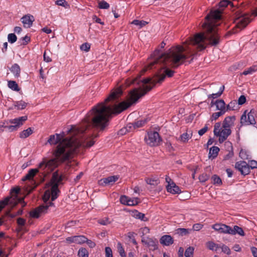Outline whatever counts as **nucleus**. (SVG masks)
Listing matches in <instances>:
<instances>
[{
	"label": "nucleus",
	"mask_w": 257,
	"mask_h": 257,
	"mask_svg": "<svg viewBox=\"0 0 257 257\" xmlns=\"http://www.w3.org/2000/svg\"><path fill=\"white\" fill-rule=\"evenodd\" d=\"M217 110L225 112L226 111L225 103L223 99H218L214 102Z\"/></svg>",
	"instance_id": "6ab92c4d"
},
{
	"label": "nucleus",
	"mask_w": 257,
	"mask_h": 257,
	"mask_svg": "<svg viewBox=\"0 0 257 257\" xmlns=\"http://www.w3.org/2000/svg\"><path fill=\"white\" fill-rule=\"evenodd\" d=\"M206 246L210 250L217 251L220 246L218 244L214 243L213 241H209L206 242Z\"/></svg>",
	"instance_id": "393cba45"
},
{
	"label": "nucleus",
	"mask_w": 257,
	"mask_h": 257,
	"mask_svg": "<svg viewBox=\"0 0 257 257\" xmlns=\"http://www.w3.org/2000/svg\"><path fill=\"white\" fill-rule=\"evenodd\" d=\"M231 232L232 233H230V234L235 235L236 234H238L242 236H244L245 235L244 231L243 230L242 228L240 227L237 225L234 226L233 228H232Z\"/></svg>",
	"instance_id": "b1692460"
},
{
	"label": "nucleus",
	"mask_w": 257,
	"mask_h": 257,
	"mask_svg": "<svg viewBox=\"0 0 257 257\" xmlns=\"http://www.w3.org/2000/svg\"><path fill=\"white\" fill-rule=\"evenodd\" d=\"M148 119L146 118L137 120L134 122V126L136 128H138L143 126L148 122Z\"/></svg>",
	"instance_id": "bb28decb"
},
{
	"label": "nucleus",
	"mask_w": 257,
	"mask_h": 257,
	"mask_svg": "<svg viewBox=\"0 0 257 257\" xmlns=\"http://www.w3.org/2000/svg\"><path fill=\"white\" fill-rule=\"evenodd\" d=\"M212 228L220 233L229 234L232 233V228L226 224L216 223L212 225Z\"/></svg>",
	"instance_id": "f8f14e48"
},
{
	"label": "nucleus",
	"mask_w": 257,
	"mask_h": 257,
	"mask_svg": "<svg viewBox=\"0 0 257 257\" xmlns=\"http://www.w3.org/2000/svg\"><path fill=\"white\" fill-rule=\"evenodd\" d=\"M132 24L137 26H139L140 28H142L143 26H145L146 25H147L148 24V22L145 21H140L135 20L132 22Z\"/></svg>",
	"instance_id": "49530a36"
},
{
	"label": "nucleus",
	"mask_w": 257,
	"mask_h": 257,
	"mask_svg": "<svg viewBox=\"0 0 257 257\" xmlns=\"http://www.w3.org/2000/svg\"><path fill=\"white\" fill-rule=\"evenodd\" d=\"M236 104V102L235 101H231L228 105L226 106V110H234V107L235 105Z\"/></svg>",
	"instance_id": "8fccbe9b"
},
{
	"label": "nucleus",
	"mask_w": 257,
	"mask_h": 257,
	"mask_svg": "<svg viewBox=\"0 0 257 257\" xmlns=\"http://www.w3.org/2000/svg\"><path fill=\"white\" fill-rule=\"evenodd\" d=\"M51 186V190L50 191L51 195V201H53L57 198L60 191L58 189V184H53Z\"/></svg>",
	"instance_id": "f3484780"
},
{
	"label": "nucleus",
	"mask_w": 257,
	"mask_h": 257,
	"mask_svg": "<svg viewBox=\"0 0 257 257\" xmlns=\"http://www.w3.org/2000/svg\"><path fill=\"white\" fill-rule=\"evenodd\" d=\"M98 223L101 225H106L109 224L110 222L108 218L102 219L98 220Z\"/></svg>",
	"instance_id": "0e129e2a"
},
{
	"label": "nucleus",
	"mask_w": 257,
	"mask_h": 257,
	"mask_svg": "<svg viewBox=\"0 0 257 257\" xmlns=\"http://www.w3.org/2000/svg\"><path fill=\"white\" fill-rule=\"evenodd\" d=\"M145 181L148 184L154 186H157L160 183L159 178L156 176H152L150 178H146Z\"/></svg>",
	"instance_id": "aec40b11"
},
{
	"label": "nucleus",
	"mask_w": 257,
	"mask_h": 257,
	"mask_svg": "<svg viewBox=\"0 0 257 257\" xmlns=\"http://www.w3.org/2000/svg\"><path fill=\"white\" fill-rule=\"evenodd\" d=\"M127 201H128V197H127L125 195L121 196L120 198V202L121 204L127 205Z\"/></svg>",
	"instance_id": "4d7b16f0"
},
{
	"label": "nucleus",
	"mask_w": 257,
	"mask_h": 257,
	"mask_svg": "<svg viewBox=\"0 0 257 257\" xmlns=\"http://www.w3.org/2000/svg\"><path fill=\"white\" fill-rule=\"evenodd\" d=\"M78 255L79 257H88V252L85 248H81L79 249Z\"/></svg>",
	"instance_id": "e433bc0d"
},
{
	"label": "nucleus",
	"mask_w": 257,
	"mask_h": 257,
	"mask_svg": "<svg viewBox=\"0 0 257 257\" xmlns=\"http://www.w3.org/2000/svg\"><path fill=\"white\" fill-rule=\"evenodd\" d=\"M127 205L128 206H135L139 203V198H131L128 197V201Z\"/></svg>",
	"instance_id": "a18cd8bd"
},
{
	"label": "nucleus",
	"mask_w": 257,
	"mask_h": 257,
	"mask_svg": "<svg viewBox=\"0 0 257 257\" xmlns=\"http://www.w3.org/2000/svg\"><path fill=\"white\" fill-rule=\"evenodd\" d=\"M27 119V116H23L11 119L10 120V122L11 123L14 124V125H7V128L10 132L16 131L20 125H22Z\"/></svg>",
	"instance_id": "9d476101"
},
{
	"label": "nucleus",
	"mask_w": 257,
	"mask_h": 257,
	"mask_svg": "<svg viewBox=\"0 0 257 257\" xmlns=\"http://www.w3.org/2000/svg\"><path fill=\"white\" fill-rule=\"evenodd\" d=\"M220 247L222 249V251L224 253H226L227 254H229L230 253V250L227 246L222 244Z\"/></svg>",
	"instance_id": "13d9d810"
},
{
	"label": "nucleus",
	"mask_w": 257,
	"mask_h": 257,
	"mask_svg": "<svg viewBox=\"0 0 257 257\" xmlns=\"http://www.w3.org/2000/svg\"><path fill=\"white\" fill-rule=\"evenodd\" d=\"M65 135L56 134L55 135H51L48 142L51 145L58 144L53 153L58 165V162L63 163L68 161L74 157V155L79 152L80 148L82 147L89 148L92 146L95 141L94 139L98 136L92 134L87 136L84 140L80 142L78 138L71 137L63 139Z\"/></svg>",
	"instance_id": "7ed1b4c3"
},
{
	"label": "nucleus",
	"mask_w": 257,
	"mask_h": 257,
	"mask_svg": "<svg viewBox=\"0 0 257 257\" xmlns=\"http://www.w3.org/2000/svg\"><path fill=\"white\" fill-rule=\"evenodd\" d=\"M235 119V116L234 115L226 117L223 121L222 127L230 128L234 126Z\"/></svg>",
	"instance_id": "4468645a"
},
{
	"label": "nucleus",
	"mask_w": 257,
	"mask_h": 257,
	"mask_svg": "<svg viewBox=\"0 0 257 257\" xmlns=\"http://www.w3.org/2000/svg\"><path fill=\"white\" fill-rule=\"evenodd\" d=\"M32 133L33 130L31 127H29L27 130H24L20 134V137L22 139H25L28 137Z\"/></svg>",
	"instance_id": "c85d7f7f"
},
{
	"label": "nucleus",
	"mask_w": 257,
	"mask_h": 257,
	"mask_svg": "<svg viewBox=\"0 0 257 257\" xmlns=\"http://www.w3.org/2000/svg\"><path fill=\"white\" fill-rule=\"evenodd\" d=\"M134 232H129L127 233V237L129 238H130L132 240V242L135 245H137V242L135 238V237H134Z\"/></svg>",
	"instance_id": "864d4df0"
},
{
	"label": "nucleus",
	"mask_w": 257,
	"mask_h": 257,
	"mask_svg": "<svg viewBox=\"0 0 257 257\" xmlns=\"http://www.w3.org/2000/svg\"><path fill=\"white\" fill-rule=\"evenodd\" d=\"M256 71H257V65H254L245 70L242 74L247 75L248 74H251Z\"/></svg>",
	"instance_id": "cd10ccee"
},
{
	"label": "nucleus",
	"mask_w": 257,
	"mask_h": 257,
	"mask_svg": "<svg viewBox=\"0 0 257 257\" xmlns=\"http://www.w3.org/2000/svg\"><path fill=\"white\" fill-rule=\"evenodd\" d=\"M203 225L200 223L194 224L193 226V229L195 231H199L202 228Z\"/></svg>",
	"instance_id": "bf43d9fd"
},
{
	"label": "nucleus",
	"mask_w": 257,
	"mask_h": 257,
	"mask_svg": "<svg viewBox=\"0 0 257 257\" xmlns=\"http://www.w3.org/2000/svg\"><path fill=\"white\" fill-rule=\"evenodd\" d=\"M117 248L118 252L121 257H126V255L124 249L120 242H118L117 244Z\"/></svg>",
	"instance_id": "7c9ffc66"
},
{
	"label": "nucleus",
	"mask_w": 257,
	"mask_h": 257,
	"mask_svg": "<svg viewBox=\"0 0 257 257\" xmlns=\"http://www.w3.org/2000/svg\"><path fill=\"white\" fill-rule=\"evenodd\" d=\"M160 242L162 244L168 246L173 243V239L170 235H165L161 238Z\"/></svg>",
	"instance_id": "a211bd4d"
},
{
	"label": "nucleus",
	"mask_w": 257,
	"mask_h": 257,
	"mask_svg": "<svg viewBox=\"0 0 257 257\" xmlns=\"http://www.w3.org/2000/svg\"><path fill=\"white\" fill-rule=\"evenodd\" d=\"M221 14L220 10L211 11L205 17L206 22L202 25L205 33H198L193 38H189L184 42L183 46L172 47L165 53H161L159 50H156L151 55L153 61L143 69V72L157 68L158 65H160L163 69L167 66L177 68L186 59L195 55L197 51L205 49L207 45L216 46L218 45L220 37L215 22L221 19Z\"/></svg>",
	"instance_id": "f03ea898"
},
{
	"label": "nucleus",
	"mask_w": 257,
	"mask_h": 257,
	"mask_svg": "<svg viewBox=\"0 0 257 257\" xmlns=\"http://www.w3.org/2000/svg\"><path fill=\"white\" fill-rule=\"evenodd\" d=\"M228 5H232V3L228 0L221 1L218 4L219 8H224Z\"/></svg>",
	"instance_id": "79ce46f5"
},
{
	"label": "nucleus",
	"mask_w": 257,
	"mask_h": 257,
	"mask_svg": "<svg viewBox=\"0 0 257 257\" xmlns=\"http://www.w3.org/2000/svg\"><path fill=\"white\" fill-rule=\"evenodd\" d=\"M190 231H191V229L184 228H179L176 229L177 233L181 236L188 234Z\"/></svg>",
	"instance_id": "473e14b6"
},
{
	"label": "nucleus",
	"mask_w": 257,
	"mask_h": 257,
	"mask_svg": "<svg viewBox=\"0 0 257 257\" xmlns=\"http://www.w3.org/2000/svg\"><path fill=\"white\" fill-rule=\"evenodd\" d=\"M235 168L244 176L248 175L250 173L249 166L245 161L237 162L235 164Z\"/></svg>",
	"instance_id": "9b49d317"
},
{
	"label": "nucleus",
	"mask_w": 257,
	"mask_h": 257,
	"mask_svg": "<svg viewBox=\"0 0 257 257\" xmlns=\"http://www.w3.org/2000/svg\"><path fill=\"white\" fill-rule=\"evenodd\" d=\"M98 8L101 9H107L109 8V5L106 2L103 0L99 2Z\"/></svg>",
	"instance_id": "37998d69"
},
{
	"label": "nucleus",
	"mask_w": 257,
	"mask_h": 257,
	"mask_svg": "<svg viewBox=\"0 0 257 257\" xmlns=\"http://www.w3.org/2000/svg\"><path fill=\"white\" fill-rule=\"evenodd\" d=\"M134 216L136 218L139 219L144 221H148V219L145 216V214L140 212L138 211H136L134 213Z\"/></svg>",
	"instance_id": "c756f323"
},
{
	"label": "nucleus",
	"mask_w": 257,
	"mask_h": 257,
	"mask_svg": "<svg viewBox=\"0 0 257 257\" xmlns=\"http://www.w3.org/2000/svg\"><path fill=\"white\" fill-rule=\"evenodd\" d=\"M233 156V152L232 151L229 152L228 154L224 156V160H229L230 158H232Z\"/></svg>",
	"instance_id": "338daca9"
},
{
	"label": "nucleus",
	"mask_w": 257,
	"mask_h": 257,
	"mask_svg": "<svg viewBox=\"0 0 257 257\" xmlns=\"http://www.w3.org/2000/svg\"><path fill=\"white\" fill-rule=\"evenodd\" d=\"M147 143L150 146H158L161 141V138L157 132H151L148 133V138H146Z\"/></svg>",
	"instance_id": "6e6552de"
},
{
	"label": "nucleus",
	"mask_w": 257,
	"mask_h": 257,
	"mask_svg": "<svg viewBox=\"0 0 257 257\" xmlns=\"http://www.w3.org/2000/svg\"><path fill=\"white\" fill-rule=\"evenodd\" d=\"M134 122L130 123L128 124H127L126 125V130L128 132H131V131H133V130L136 129V128L135 127V126H134Z\"/></svg>",
	"instance_id": "69168bd1"
},
{
	"label": "nucleus",
	"mask_w": 257,
	"mask_h": 257,
	"mask_svg": "<svg viewBox=\"0 0 257 257\" xmlns=\"http://www.w3.org/2000/svg\"><path fill=\"white\" fill-rule=\"evenodd\" d=\"M248 165L249 166V169H256L257 168V161L255 160H251L248 162Z\"/></svg>",
	"instance_id": "603ef678"
},
{
	"label": "nucleus",
	"mask_w": 257,
	"mask_h": 257,
	"mask_svg": "<svg viewBox=\"0 0 257 257\" xmlns=\"http://www.w3.org/2000/svg\"><path fill=\"white\" fill-rule=\"evenodd\" d=\"M225 112L219 111L217 112L213 113L210 118L211 121L216 120L219 117L223 115Z\"/></svg>",
	"instance_id": "a19ab883"
},
{
	"label": "nucleus",
	"mask_w": 257,
	"mask_h": 257,
	"mask_svg": "<svg viewBox=\"0 0 257 257\" xmlns=\"http://www.w3.org/2000/svg\"><path fill=\"white\" fill-rule=\"evenodd\" d=\"M27 103L23 101H17L15 103V106L18 109H23L26 108Z\"/></svg>",
	"instance_id": "4c0bfd02"
},
{
	"label": "nucleus",
	"mask_w": 257,
	"mask_h": 257,
	"mask_svg": "<svg viewBox=\"0 0 257 257\" xmlns=\"http://www.w3.org/2000/svg\"><path fill=\"white\" fill-rule=\"evenodd\" d=\"M249 22L250 19L247 16L239 13H235L233 18V23L235 25L231 31L227 32L226 36L239 32L246 27Z\"/></svg>",
	"instance_id": "39448f33"
},
{
	"label": "nucleus",
	"mask_w": 257,
	"mask_h": 257,
	"mask_svg": "<svg viewBox=\"0 0 257 257\" xmlns=\"http://www.w3.org/2000/svg\"><path fill=\"white\" fill-rule=\"evenodd\" d=\"M21 21L25 28H30L35 21L34 17L30 14L26 15L21 18Z\"/></svg>",
	"instance_id": "ddd939ff"
},
{
	"label": "nucleus",
	"mask_w": 257,
	"mask_h": 257,
	"mask_svg": "<svg viewBox=\"0 0 257 257\" xmlns=\"http://www.w3.org/2000/svg\"><path fill=\"white\" fill-rule=\"evenodd\" d=\"M55 4L57 5L66 7L68 6V4L65 0H57L55 2Z\"/></svg>",
	"instance_id": "6e6d98bb"
},
{
	"label": "nucleus",
	"mask_w": 257,
	"mask_h": 257,
	"mask_svg": "<svg viewBox=\"0 0 257 257\" xmlns=\"http://www.w3.org/2000/svg\"><path fill=\"white\" fill-rule=\"evenodd\" d=\"M53 205L54 203L52 202H50L49 205H41L31 211L30 212V216L32 218H38L42 213H45L47 212L49 206Z\"/></svg>",
	"instance_id": "1a4fd4ad"
},
{
	"label": "nucleus",
	"mask_w": 257,
	"mask_h": 257,
	"mask_svg": "<svg viewBox=\"0 0 257 257\" xmlns=\"http://www.w3.org/2000/svg\"><path fill=\"white\" fill-rule=\"evenodd\" d=\"M246 101V98L244 95H241L238 99V104L239 105H242L244 104Z\"/></svg>",
	"instance_id": "680f3d73"
},
{
	"label": "nucleus",
	"mask_w": 257,
	"mask_h": 257,
	"mask_svg": "<svg viewBox=\"0 0 257 257\" xmlns=\"http://www.w3.org/2000/svg\"><path fill=\"white\" fill-rule=\"evenodd\" d=\"M50 197L51 198L50 191L49 190H47L44 193L43 199L45 202H46L49 200Z\"/></svg>",
	"instance_id": "09e8293b"
},
{
	"label": "nucleus",
	"mask_w": 257,
	"mask_h": 257,
	"mask_svg": "<svg viewBox=\"0 0 257 257\" xmlns=\"http://www.w3.org/2000/svg\"><path fill=\"white\" fill-rule=\"evenodd\" d=\"M211 179L214 184L220 185L222 184V181L219 177L216 175H214L212 176Z\"/></svg>",
	"instance_id": "ea45409f"
},
{
	"label": "nucleus",
	"mask_w": 257,
	"mask_h": 257,
	"mask_svg": "<svg viewBox=\"0 0 257 257\" xmlns=\"http://www.w3.org/2000/svg\"><path fill=\"white\" fill-rule=\"evenodd\" d=\"M213 133L215 136L219 137V142H224L231 134L229 128L222 127L220 122H216L214 125Z\"/></svg>",
	"instance_id": "423d86ee"
},
{
	"label": "nucleus",
	"mask_w": 257,
	"mask_h": 257,
	"mask_svg": "<svg viewBox=\"0 0 257 257\" xmlns=\"http://www.w3.org/2000/svg\"><path fill=\"white\" fill-rule=\"evenodd\" d=\"M255 111L253 110H251L246 115V111L241 115L240 118V123L242 125H254L256 123V121L254 118Z\"/></svg>",
	"instance_id": "0eeeda50"
},
{
	"label": "nucleus",
	"mask_w": 257,
	"mask_h": 257,
	"mask_svg": "<svg viewBox=\"0 0 257 257\" xmlns=\"http://www.w3.org/2000/svg\"><path fill=\"white\" fill-rule=\"evenodd\" d=\"M8 41L12 44L16 42L17 37L15 34L11 33L8 35Z\"/></svg>",
	"instance_id": "de8ad7c7"
},
{
	"label": "nucleus",
	"mask_w": 257,
	"mask_h": 257,
	"mask_svg": "<svg viewBox=\"0 0 257 257\" xmlns=\"http://www.w3.org/2000/svg\"><path fill=\"white\" fill-rule=\"evenodd\" d=\"M75 241L76 243L81 244L87 241V238L83 235L75 236Z\"/></svg>",
	"instance_id": "58836bf2"
},
{
	"label": "nucleus",
	"mask_w": 257,
	"mask_h": 257,
	"mask_svg": "<svg viewBox=\"0 0 257 257\" xmlns=\"http://www.w3.org/2000/svg\"><path fill=\"white\" fill-rule=\"evenodd\" d=\"M166 188L168 192L173 194H179L181 192L180 188L174 182H172L171 184L167 185Z\"/></svg>",
	"instance_id": "dca6fc26"
},
{
	"label": "nucleus",
	"mask_w": 257,
	"mask_h": 257,
	"mask_svg": "<svg viewBox=\"0 0 257 257\" xmlns=\"http://www.w3.org/2000/svg\"><path fill=\"white\" fill-rule=\"evenodd\" d=\"M11 71L14 74L15 77H19L20 75L21 68L18 64H14L10 68Z\"/></svg>",
	"instance_id": "5701e85b"
},
{
	"label": "nucleus",
	"mask_w": 257,
	"mask_h": 257,
	"mask_svg": "<svg viewBox=\"0 0 257 257\" xmlns=\"http://www.w3.org/2000/svg\"><path fill=\"white\" fill-rule=\"evenodd\" d=\"M157 241L153 238H148V241L147 242V245L148 246H152L154 247V249L157 248Z\"/></svg>",
	"instance_id": "c03bdc74"
},
{
	"label": "nucleus",
	"mask_w": 257,
	"mask_h": 257,
	"mask_svg": "<svg viewBox=\"0 0 257 257\" xmlns=\"http://www.w3.org/2000/svg\"><path fill=\"white\" fill-rule=\"evenodd\" d=\"M63 180V177L59 176L58 173L56 172H54L53 174L52 178L51 181V185L58 184L60 183Z\"/></svg>",
	"instance_id": "412c9836"
},
{
	"label": "nucleus",
	"mask_w": 257,
	"mask_h": 257,
	"mask_svg": "<svg viewBox=\"0 0 257 257\" xmlns=\"http://www.w3.org/2000/svg\"><path fill=\"white\" fill-rule=\"evenodd\" d=\"M174 73V71L166 69L162 73L160 72L157 74L153 79L148 78L141 80L139 76L132 80L131 83L137 84L139 85V88H135L130 92L127 101H122L117 104H112L122 93L120 88H116L105 99L104 102L98 103L91 109L80 126H72L69 132L73 133L74 135L78 136L79 138L91 126L103 131L108 125L109 117L112 113L118 114L126 109L152 89V87L148 84L155 85L157 83H161L166 76L171 77Z\"/></svg>",
	"instance_id": "f257e3e1"
},
{
	"label": "nucleus",
	"mask_w": 257,
	"mask_h": 257,
	"mask_svg": "<svg viewBox=\"0 0 257 257\" xmlns=\"http://www.w3.org/2000/svg\"><path fill=\"white\" fill-rule=\"evenodd\" d=\"M8 86L10 89H11L13 90L16 91H19L20 90V88H19L18 84L15 81H9Z\"/></svg>",
	"instance_id": "a878e982"
},
{
	"label": "nucleus",
	"mask_w": 257,
	"mask_h": 257,
	"mask_svg": "<svg viewBox=\"0 0 257 257\" xmlns=\"http://www.w3.org/2000/svg\"><path fill=\"white\" fill-rule=\"evenodd\" d=\"M26 223V220L23 218H18L17 219V223L21 226H23Z\"/></svg>",
	"instance_id": "e2e57ef3"
},
{
	"label": "nucleus",
	"mask_w": 257,
	"mask_h": 257,
	"mask_svg": "<svg viewBox=\"0 0 257 257\" xmlns=\"http://www.w3.org/2000/svg\"><path fill=\"white\" fill-rule=\"evenodd\" d=\"M219 148L217 147H212L209 150V158L213 159L215 158L218 154Z\"/></svg>",
	"instance_id": "4be33fe9"
},
{
	"label": "nucleus",
	"mask_w": 257,
	"mask_h": 257,
	"mask_svg": "<svg viewBox=\"0 0 257 257\" xmlns=\"http://www.w3.org/2000/svg\"><path fill=\"white\" fill-rule=\"evenodd\" d=\"M105 252L106 257H113L112 251L110 247H106Z\"/></svg>",
	"instance_id": "5fc2aeb1"
},
{
	"label": "nucleus",
	"mask_w": 257,
	"mask_h": 257,
	"mask_svg": "<svg viewBox=\"0 0 257 257\" xmlns=\"http://www.w3.org/2000/svg\"><path fill=\"white\" fill-rule=\"evenodd\" d=\"M224 90V86L222 85L219 89V91L216 93H213L208 95V98H212L213 99L219 97L222 94Z\"/></svg>",
	"instance_id": "2f4dec72"
},
{
	"label": "nucleus",
	"mask_w": 257,
	"mask_h": 257,
	"mask_svg": "<svg viewBox=\"0 0 257 257\" xmlns=\"http://www.w3.org/2000/svg\"><path fill=\"white\" fill-rule=\"evenodd\" d=\"M11 197H7L3 200H0V212L3 210L5 207L8 205L10 201Z\"/></svg>",
	"instance_id": "72a5a7b5"
},
{
	"label": "nucleus",
	"mask_w": 257,
	"mask_h": 257,
	"mask_svg": "<svg viewBox=\"0 0 257 257\" xmlns=\"http://www.w3.org/2000/svg\"><path fill=\"white\" fill-rule=\"evenodd\" d=\"M90 48V45L88 43H85L82 44L80 46V49L82 51L88 52Z\"/></svg>",
	"instance_id": "3c124183"
},
{
	"label": "nucleus",
	"mask_w": 257,
	"mask_h": 257,
	"mask_svg": "<svg viewBox=\"0 0 257 257\" xmlns=\"http://www.w3.org/2000/svg\"><path fill=\"white\" fill-rule=\"evenodd\" d=\"M208 130V127L207 125H205L204 127L198 131V134L202 136Z\"/></svg>",
	"instance_id": "052dcab7"
},
{
	"label": "nucleus",
	"mask_w": 257,
	"mask_h": 257,
	"mask_svg": "<svg viewBox=\"0 0 257 257\" xmlns=\"http://www.w3.org/2000/svg\"><path fill=\"white\" fill-rule=\"evenodd\" d=\"M57 167V162L55 159H51L47 161L46 159H43L38 166V168L30 169L28 173L24 177L22 180L25 181L26 180H33L34 177L42 171V174L44 176L52 172L54 169Z\"/></svg>",
	"instance_id": "20e7f679"
},
{
	"label": "nucleus",
	"mask_w": 257,
	"mask_h": 257,
	"mask_svg": "<svg viewBox=\"0 0 257 257\" xmlns=\"http://www.w3.org/2000/svg\"><path fill=\"white\" fill-rule=\"evenodd\" d=\"M194 248L193 247L189 246L188 247L184 253L185 257H193Z\"/></svg>",
	"instance_id": "f704fd0d"
},
{
	"label": "nucleus",
	"mask_w": 257,
	"mask_h": 257,
	"mask_svg": "<svg viewBox=\"0 0 257 257\" xmlns=\"http://www.w3.org/2000/svg\"><path fill=\"white\" fill-rule=\"evenodd\" d=\"M250 249L253 256L254 257H257V248L255 247H252Z\"/></svg>",
	"instance_id": "774afa93"
},
{
	"label": "nucleus",
	"mask_w": 257,
	"mask_h": 257,
	"mask_svg": "<svg viewBox=\"0 0 257 257\" xmlns=\"http://www.w3.org/2000/svg\"><path fill=\"white\" fill-rule=\"evenodd\" d=\"M192 135V133L191 134V135H190L187 133H184L180 136V140L183 143H186L188 142L189 139L191 138Z\"/></svg>",
	"instance_id": "c9c22d12"
},
{
	"label": "nucleus",
	"mask_w": 257,
	"mask_h": 257,
	"mask_svg": "<svg viewBox=\"0 0 257 257\" xmlns=\"http://www.w3.org/2000/svg\"><path fill=\"white\" fill-rule=\"evenodd\" d=\"M118 179V177L117 176H112L102 178L99 181V184L101 186L110 184L116 182Z\"/></svg>",
	"instance_id": "2eb2a0df"
}]
</instances>
